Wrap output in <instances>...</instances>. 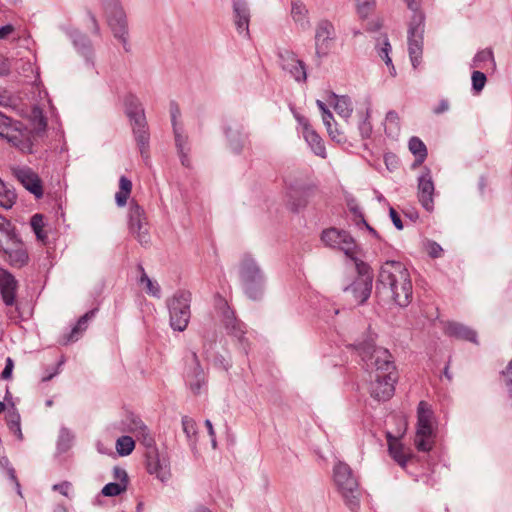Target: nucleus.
Instances as JSON below:
<instances>
[{"label": "nucleus", "instance_id": "obj_3", "mask_svg": "<svg viewBox=\"0 0 512 512\" xmlns=\"http://www.w3.org/2000/svg\"><path fill=\"white\" fill-rule=\"evenodd\" d=\"M32 117L35 124L34 132L27 129L20 121L0 113V137L23 153H34V141L36 137L44 135L47 120L39 107L32 109Z\"/></svg>", "mask_w": 512, "mask_h": 512}, {"label": "nucleus", "instance_id": "obj_63", "mask_svg": "<svg viewBox=\"0 0 512 512\" xmlns=\"http://www.w3.org/2000/svg\"><path fill=\"white\" fill-rule=\"evenodd\" d=\"M190 148H187L183 151H178V155L181 160V164L185 167H190V158H189Z\"/></svg>", "mask_w": 512, "mask_h": 512}, {"label": "nucleus", "instance_id": "obj_49", "mask_svg": "<svg viewBox=\"0 0 512 512\" xmlns=\"http://www.w3.org/2000/svg\"><path fill=\"white\" fill-rule=\"evenodd\" d=\"M353 220L357 226H364L373 237L379 238L377 231L366 222L363 212L353 216Z\"/></svg>", "mask_w": 512, "mask_h": 512}, {"label": "nucleus", "instance_id": "obj_36", "mask_svg": "<svg viewBox=\"0 0 512 512\" xmlns=\"http://www.w3.org/2000/svg\"><path fill=\"white\" fill-rule=\"evenodd\" d=\"M378 55L384 60L385 64L390 68V74L392 76L396 75L395 67L392 63V59L389 56L391 52V45L389 43L388 37L384 35L381 39L378 40Z\"/></svg>", "mask_w": 512, "mask_h": 512}, {"label": "nucleus", "instance_id": "obj_38", "mask_svg": "<svg viewBox=\"0 0 512 512\" xmlns=\"http://www.w3.org/2000/svg\"><path fill=\"white\" fill-rule=\"evenodd\" d=\"M15 200V192L7 188L4 182L0 179V206L5 209H9L13 206Z\"/></svg>", "mask_w": 512, "mask_h": 512}, {"label": "nucleus", "instance_id": "obj_22", "mask_svg": "<svg viewBox=\"0 0 512 512\" xmlns=\"http://www.w3.org/2000/svg\"><path fill=\"white\" fill-rule=\"evenodd\" d=\"M17 179L21 184L37 198L43 196L41 179L30 168H20L16 171Z\"/></svg>", "mask_w": 512, "mask_h": 512}, {"label": "nucleus", "instance_id": "obj_56", "mask_svg": "<svg viewBox=\"0 0 512 512\" xmlns=\"http://www.w3.org/2000/svg\"><path fill=\"white\" fill-rule=\"evenodd\" d=\"M365 30L368 32L378 31L382 27V22L379 18L369 20L365 23Z\"/></svg>", "mask_w": 512, "mask_h": 512}, {"label": "nucleus", "instance_id": "obj_21", "mask_svg": "<svg viewBox=\"0 0 512 512\" xmlns=\"http://www.w3.org/2000/svg\"><path fill=\"white\" fill-rule=\"evenodd\" d=\"M133 135L136 141V144L139 148L140 154L143 159L149 158V129L147 126L146 118H141L139 121L131 123Z\"/></svg>", "mask_w": 512, "mask_h": 512}, {"label": "nucleus", "instance_id": "obj_61", "mask_svg": "<svg viewBox=\"0 0 512 512\" xmlns=\"http://www.w3.org/2000/svg\"><path fill=\"white\" fill-rule=\"evenodd\" d=\"M6 474H7L8 478L15 484V486L17 488L18 494H21V492H20V484H19V482L17 480L16 472H15L14 468L8 467L6 469Z\"/></svg>", "mask_w": 512, "mask_h": 512}, {"label": "nucleus", "instance_id": "obj_33", "mask_svg": "<svg viewBox=\"0 0 512 512\" xmlns=\"http://www.w3.org/2000/svg\"><path fill=\"white\" fill-rule=\"evenodd\" d=\"M17 237L18 235L11 221L0 215V247H4L5 244H8Z\"/></svg>", "mask_w": 512, "mask_h": 512}, {"label": "nucleus", "instance_id": "obj_58", "mask_svg": "<svg viewBox=\"0 0 512 512\" xmlns=\"http://www.w3.org/2000/svg\"><path fill=\"white\" fill-rule=\"evenodd\" d=\"M13 367H14L13 360L10 357H8L6 359L5 368L3 369L2 373H1L2 379H9V378H11Z\"/></svg>", "mask_w": 512, "mask_h": 512}, {"label": "nucleus", "instance_id": "obj_7", "mask_svg": "<svg viewBox=\"0 0 512 512\" xmlns=\"http://www.w3.org/2000/svg\"><path fill=\"white\" fill-rule=\"evenodd\" d=\"M334 481L346 505L355 512L360 505L361 489L352 469L343 462L334 467Z\"/></svg>", "mask_w": 512, "mask_h": 512}, {"label": "nucleus", "instance_id": "obj_8", "mask_svg": "<svg viewBox=\"0 0 512 512\" xmlns=\"http://www.w3.org/2000/svg\"><path fill=\"white\" fill-rule=\"evenodd\" d=\"M191 293L189 291H177L173 297L168 300L170 325L175 331H184L190 321L191 311Z\"/></svg>", "mask_w": 512, "mask_h": 512}, {"label": "nucleus", "instance_id": "obj_5", "mask_svg": "<svg viewBox=\"0 0 512 512\" xmlns=\"http://www.w3.org/2000/svg\"><path fill=\"white\" fill-rule=\"evenodd\" d=\"M413 16L408 25V52L414 68L421 64L424 44L425 15L420 11L419 0H404Z\"/></svg>", "mask_w": 512, "mask_h": 512}, {"label": "nucleus", "instance_id": "obj_53", "mask_svg": "<svg viewBox=\"0 0 512 512\" xmlns=\"http://www.w3.org/2000/svg\"><path fill=\"white\" fill-rule=\"evenodd\" d=\"M14 103V99L11 96L10 92L6 89L0 88V106H12Z\"/></svg>", "mask_w": 512, "mask_h": 512}, {"label": "nucleus", "instance_id": "obj_23", "mask_svg": "<svg viewBox=\"0 0 512 512\" xmlns=\"http://www.w3.org/2000/svg\"><path fill=\"white\" fill-rule=\"evenodd\" d=\"M372 279L370 277H358L344 291L350 292L357 304L364 303L371 294Z\"/></svg>", "mask_w": 512, "mask_h": 512}, {"label": "nucleus", "instance_id": "obj_46", "mask_svg": "<svg viewBox=\"0 0 512 512\" xmlns=\"http://www.w3.org/2000/svg\"><path fill=\"white\" fill-rule=\"evenodd\" d=\"M487 61H493V53L490 49L479 51L473 58L472 66L475 68H483L482 63Z\"/></svg>", "mask_w": 512, "mask_h": 512}, {"label": "nucleus", "instance_id": "obj_34", "mask_svg": "<svg viewBox=\"0 0 512 512\" xmlns=\"http://www.w3.org/2000/svg\"><path fill=\"white\" fill-rule=\"evenodd\" d=\"M132 191V182L126 176H121L119 179V190L115 195L116 203L119 207H123L127 204V200L130 197Z\"/></svg>", "mask_w": 512, "mask_h": 512}, {"label": "nucleus", "instance_id": "obj_31", "mask_svg": "<svg viewBox=\"0 0 512 512\" xmlns=\"http://www.w3.org/2000/svg\"><path fill=\"white\" fill-rule=\"evenodd\" d=\"M124 105L126 114L130 118L131 123L139 121L140 117L146 118L142 105L135 95H126L124 98Z\"/></svg>", "mask_w": 512, "mask_h": 512}, {"label": "nucleus", "instance_id": "obj_64", "mask_svg": "<svg viewBox=\"0 0 512 512\" xmlns=\"http://www.w3.org/2000/svg\"><path fill=\"white\" fill-rule=\"evenodd\" d=\"M386 121L389 123V124H395V125H398L399 123V116H398V113L394 110H391L389 111L387 114H386Z\"/></svg>", "mask_w": 512, "mask_h": 512}, {"label": "nucleus", "instance_id": "obj_59", "mask_svg": "<svg viewBox=\"0 0 512 512\" xmlns=\"http://www.w3.org/2000/svg\"><path fill=\"white\" fill-rule=\"evenodd\" d=\"M442 253H443V249H442V247L438 243L432 242L430 244L429 254H430L431 257L439 258V257L442 256Z\"/></svg>", "mask_w": 512, "mask_h": 512}, {"label": "nucleus", "instance_id": "obj_45", "mask_svg": "<svg viewBox=\"0 0 512 512\" xmlns=\"http://www.w3.org/2000/svg\"><path fill=\"white\" fill-rule=\"evenodd\" d=\"M471 78H472V89L475 94H479L483 90V88L487 82L486 75L483 72L474 71L472 73Z\"/></svg>", "mask_w": 512, "mask_h": 512}, {"label": "nucleus", "instance_id": "obj_32", "mask_svg": "<svg viewBox=\"0 0 512 512\" xmlns=\"http://www.w3.org/2000/svg\"><path fill=\"white\" fill-rule=\"evenodd\" d=\"M409 150L415 156L413 167L422 165L427 158V148L423 141L418 137H412L409 140Z\"/></svg>", "mask_w": 512, "mask_h": 512}, {"label": "nucleus", "instance_id": "obj_14", "mask_svg": "<svg viewBox=\"0 0 512 512\" xmlns=\"http://www.w3.org/2000/svg\"><path fill=\"white\" fill-rule=\"evenodd\" d=\"M146 469L149 474L155 475L162 483L167 482L171 477L169 459L165 455H161L157 449L146 453Z\"/></svg>", "mask_w": 512, "mask_h": 512}, {"label": "nucleus", "instance_id": "obj_29", "mask_svg": "<svg viewBox=\"0 0 512 512\" xmlns=\"http://www.w3.org/2000/svg\"><path fill=\"white\" fill-rule=\"evenodd\" d=\"M127 426L128 430L132 432L137 439H141L147 446L153 443V438L150 436L148 428L139 417L131 415Z\"/></svg>", "mask_w": 512, "mask_h": 512}, {"label": "nucleus", "instance_id": "obj_9", "mask_svg": "<svg viewBox=\"0 0 512 512\" xmlns=\"http://www.w3.org/2000/svg\"><path fill=\"white\" fill-rule=\"evenodd\" d=\"M433 412L427 402L421 401L417 408V431L414 438L416 448L428 452L433 446Z\"/></svg>", "mask_w": 512, "mask_h": 512}, {"label": "nucleus", "instance_id": "obj_13", "mask_svg": "<svg viewBox=\"0 0 512 512\" xmlns=\"http://www.w3.org/2000/svg\"><path fill=\"white\" fill-rule=\"evenodd\" d=\"M147 227L148 222L144 209L136 201H131L129 208V230L141 245L149 242Z\"/></svg>", "mask_w": 512, "mask_h": 512}, {"label": "nucleus", "instance_id": "obj_20", "mask_svg": "<svg viewBox=\"0 0 512 512\" xmlns=\"http://www.w3.org/2000/svg\"><path fill=\"white\" fill-rule=\"evenodd\" d=\"M18 281L6 269L0 268V293L3 302L7 306H13L16 301Z\"/></svg>", "mask_w": 512, "mask_h": 512}, {"label": "nucleus", "instance_id": "obj_28", "mask_svg": "<svg viewBox=\"0 0 512 512\" xmlns=\"http://www.w3.org/2000/svg\"><path fill=\"white\" fill-rule=\"evenodd\" d=\"M291 16L301 30L305 31L310 27L308 9L301 0L291 2Z\"/></svg>", "mask_w": 512, "mask_h": 512}, {"label": "nucleus", "instance_id": "obj_48", "mask_svg": "<svg viewBox=\"0 0 512 512\" xmlns=\"http://www.w3.org/2000/svg\"><path fill=\"white\" fill-rule=\"evenodd\" d=\"M369 117V113L367 112L365 118L359 124V131L363 139L369 138L372 133V125Z\"/></svg>", "mask_w": 512, "mask_h": 512}, {"label": "nucleus", "instance_id": "obj_54", "mask_svg": "<svg viewBox=\"0 0 512 512\" xmlns=\"http://www.w3.org/2000/svg\"><path fill=\"white\" fill-rule=\"evenodd\" d=\"M170 114H171V121H172L173 128L175 126H179L177 123V118L180 116L181 113H180L179 105L176 102L170 103Z\"/></svg>", "mask_w": 512, "mask_h": 512}, {"label": "nucleus", "instance_id": "obj_4", "mask_svg": "<svg viewBox=\"0 0 512 512\" xmlns=\"http://www.w3.org/2000/svg\"><path fill=\"white\" fill-rule=\"evenodd\" d=\"M238 275L244 293L252 300H260L264 294L266 276L256 259L249 253L240 258Z\"/></svg>", "mask_w": 512, "mask_h": 512}, {"label": "nucleus", "instance_id": "obj_1", "mask_svg": "<svg viewBox=\"0 0 512 512\" xmlns=\"http://www.w3.org/2000/svg\"><path fill=\"white\" fill-rule=\"evenodd\" d=\"M360 356L363 366L370 374V394L377 400L390 399L395 391L398 375L394 358L388 349L377 347L374 339H367L351 345Z\"/></svg>", "mask_w": 512, "mask_h": 512}, {"label": "nucleus", "instance_id": "obj_60", "mask_svg": "<svg viewBox=\"0 0 512 512\" xmlns=\"http://www.w3.org/2000/svg\"><path fill=\"white\" fill-rule=\"evenodd\" d=\"M390 218L397 229H403V223L401 221L400 215L394 208H390Z\"/></svg>", "mask_w": 512, "mask_h": 512}, {"label": "nucleus", "instance_id": "obj_25", "mask_svg": "<svg viewBox=\"0 0 512 512\" xmlns=\"http://www.w3.org/2000/svg\"><path fill=\"white\" fill-rule=\"evenodd\" d=\"M444 333L449 337H455L477 344L476 331L461 323L453 321L447 322L444 326Z\"/></svg>", "mask_w": 512, "mask_h": 512}, {"label": "nucleus", "instance_id": "obj_27", "mask_svg": "<svg viewBox=\"0 0 512 512\" xmlns=\"http://www.w3.org/2000/svg\"><path fill=\"white\" fill-rule=\"evenodd\" d=\"M313 191L307 187L291 189L288 193V205L290 209L297 212L306 207Z\"/></svg>", "mask_w": 512, "mask_h": 512}, {"label": "nucleus", "instance_id": "obj_35", "mask_svg": "<svg viewBox=\"0 0 512 512\" xmlns=\"http://www.w3.org/2000/svg\"><path fill=\"white\" fill-rule=\"evenodd\" d=\"M331 97L335 100L334 109L335 111L344 118L351 116L353 111L352 101L348 96H337L332 93Z\"/></svg>", "mask_w": 512, "mask_h": 512}, {"label": "nucleus", "instance_id": "obj_16", "mask_svg": "<svg viewBox=\"0 0 512 512\" xmlns=\"http://www.w3.org/2000/svg\"><path fill=\"white\" fill-rule=\"evenodd\" d=\"M434 182L432 180L431 171L424 167V170L418 178V199L423 208L431 212L434 209Z\"/></svg>", "mask_w": 512, "mask_h": 512}, {"label": "nucleus", "instance_id": "obj_26", "mask_svg": "<svg viewBox=\"0 0 512 512\" xmlns=\"http://www.w3.org/2000/svg\"><path fill=\"white\" fill-rule=\"evenodd\" d=\"M223 323L228 334L236 337L240 342H243L246 327L241 320L236 318L233 311H230L229 309L225 311Z\"/></svg>", "mask_w": 512, "mask_h": 512}, {"label": "nucleus", "instance_id": "obj_39", "mask_svg": "<svg viewBox=\"0 0 512 512\" xmlns=\"http://www.w3.org/2000/svg\"><path fill=\"white\" fill-rule=\"evenodd\" d=\"M376 7V0H357V14L362 21L374 12Z\"/></svg>", "mask_w": 512, "mask_h": 512}, {"label": "nucleus", "instance_id": "obj_30", "mask_svg": "<svg viewBox=\"0 0 512 512\" xmlns=\"http://www.w3.org/2000/svg\"><path fill=\"white\" fill-rule=\"evenodd\" d=\"M94 315L95 310H90L81 316L75 326L72 328L71 332L63 336L62 344L66 345L68 343L77 341L80 334L87 329L88 321L91 320Z\"/></svg>", "mask_w": 512, "mask_h": 512}, {"label": "nucleus", "instance_id": "obj_17", "mask_svg": "<svg viewBox=\"0 0 512 512\" xmlns=\"http://www.w3.org/2000/svg\"><path fill=\"white\" fill-rule=\"evenodd\" d=\"M298 123L302 127V134L308 145L311 147L313 152L322 158L326 157V149L324 142L322 138L319 136V134L313 129V127L310 125L309 120L302 116V115H296L295 116Z\"/></svg>", "mask_w": 512, "mask_h": 512}, {"label": "nucleus", "instance_id": "obj_62", "mask_svg": "<svg viewBox=\"0 0 512 512\" xmlns=\"http://www.w3.org/2000/svg\"><path fill=\"white\" fill-rule=\"evenodd\" d=\"M214 365L223 368L226 371L230 368V363L222 355L215 357Z\"/></svg>", "mask_w": 512, "mask_h": 512}, {"label": "nucleus", "instance_id": "obj_2", "mask_svg": "<svg viewBox=\"0 0 512 512\" xmlns=\"http://www.w3.org/2000/svg\"><path fill=\"white\" fill-rule=\"evenodd\" d=\"M378 293L386 294L400 307L408 306L413 298V285L409 270L395 260L384 262L376 281Z\"/></svg>", "mask_w": 512, "mask_h": 512}, {"label": "nucleus", "instance_id": "obj_6", "mask_svg": "<svg viewBox=\"0 0 512 512\" xmlns=\"http://www.w3.org/2000/svg\"><path fill=\"white\" fill-rule=\"evenodd\" d=\"M321 240L326 246L343 251L355 263L360 274L368 270V266L358 259L359 247L349 232L333 227L328 228L321 233Z\"/></svg>", "mask_w": 512, "mask_h": 512}, {"label": "nucleus", "instance_id": "obj_10", "mask_svg": "<svg viewBox=\"0 0 512 512\" xmlns=\"http://www.w3.org/2000/svg\"><path fill=\"white\" fill-rule=\"evenodd\" d=\"M106 14L108 25L110 26L114 37L119 39L125 51H128L127 44V19L124 10L119 4V0H102Z\"/></svg>", "mask_w": 512, "mask_h": 512}, {"label": "nucleus", "instance_id": "obj_44", "mask_svg": "<svg viewBox=\"0 0 512 512\" xmlns=\"http://www.w3.org/2000/svg\"><path fill=\"white\" fill-rule=\"evenodd\" d=\"M126 489H127V487H126L125 483L112 482V483L106 484L103 487L102 494L104 496H108V497L118 496L121 493H123L124 491H126Z\"/></svg>", "mask_w": 512, "mask_h": 512}, {"label": "nucleus", "instance_id": "obj_15", "mask_svg": "<svg viewBox=\"0 0 512 512\" xmlns=\"http://www.w3.org/2000/svg\"><path fill=\"white\" fill-rule=\"evenodd\" d=\"M280 65L282 69L288 72L298 83H304L307 80V71L305 63L297 55L289 50L279 53Z\"/></svg>", "mask_w": 512, "mask_h": 512}, {"label": "nucleus", "instance_id": "obj_55", "mask_svg": "<svg viewBox=\"0 0 512 512\" xmlns=\"http://www.w3.org/2000/svg\"><path fill=\"white\" fill-rule=\"evenodd\" d=\"M114 477L118 481L117 483H125L128 485V475L127 472L119 467L114 468Z\"/></svg>", "mask_w": 512, "mask_h": 512}, {"label": "nucleus", "instance_id": "obj_50", "mask_svg": "<svg viewBox=\"0 0 512 512\" xmlns=\"http://www.w3.org/2000/svg\"><path fill=\"white\" fill-rule=\"evenodd\" d=\"M353 220L357 226H364L373 237L379 238L377 231L366 222L363 212L353 216Z\"/></svg>", "mask_w": 512, "mask_h": 512}, {"label": "nucleus", "instance_id": "obj_43", "mask_svg": "<svg viewBox=\"0 0 512 512\" xmlns=\"http://www.w3.org/2000/svg\"><path fill=\"white\" fill-rule=\"evenodd\" d=\"M173 131L177 151H183L187 148H190L188 143V136L184 133L183 127L175 126Z\"/></svg>", "mask_w": 512, "mask_h": 512}, {"label": "nucleus", "instance_id": "obj_41", "mask_svg": "<svg viewBox=\"0 0 512 512\" xmlns=\"http://www.w3.org/2000/svg\"><path fill=\"white\" fill-rule=\"evenodd\" d=\"M44 217L41 214H35L31 218V227L34 231V233L37 236V239L42 241L43 243L47 239V234L44 231Z\"/></svg>", "mask_w": 512, "mask_h": 512}, {"label": "nucleus", "instance_id": "obj_57", "mask_svg": "<svg viewBox=\"0 0 512 512\" xmlns=\"http://www.w3.org/2000/svg\"><path fill=\"white\" fill-rule=\"evenodd\" d=\"M14 32L15 27L12 24L0 27V40L8 39Z\"/></svg>", "mask_w": 512, "mask_h": 512}, {"label": "nucleus", "instance_id": "obj_19", "mask_svg": "<svg viewBox=\"0 0 512 512\" xmlns=\"http://www.w3.org/2000/svg\"><path fill=\"white\" fill-rule=\"evenodd\" d=\"M388 452L390 457L403 469L406 468L408 462L413 458L412 450L405 446L397 437L390 433L387 435Z\"/></svg>", "mask_w": 512, "mask_h": 512}, {"label": "nucleus", "instance_id": "obj_47", "mask_svg": "<svg viewBox=\"0 0 512 512\" xmlns=\"http://www.w3.org/2000/svg\"><path fill=\"white\" fill-rule=\"evenodd\" d=\"M182 427L188 439H191L192 437L196 436L197 425L194 419H192L191 417L184 416L182 418Z\"/></svg>", "mask_w": 512, "mask_h": 512}, {"label": "nucleus", "instance_id": "obj_52", "mask_svg": "<svg viewBox=\"0 0 512 512\" xmlns=\"http://www.w3.org/2000/svg\"><path fill=\"white\" fill-rule=\"evenodd\" d=\"M52 489L53 491H56L65 497H69L70 492L72 491V484L68 481H63L61 483L53 485Z\"/></svg>", "mask_w": 512, "mask_h": 512}, {"label": "nucleus", "instance_id": "obj_12", "mask_svg": "<svg viewBox=\"0 0 512 512\" xmlns=\"http://www.w3.org/2000/svg\"><path fill=\"white\" fill-rule=\"evenodd\" d=\"M336 33L333 23L327 19H321L315 27V54L318 58L327 56L333 46Z\"/></svg>", "mask_w": 512, "mask_h": 512}, {"label": "nucleus", "instance_id": "obj_51", "mask_svg": "<svg viewBox=\"0 0 512 512\" xmlns=\"http://www.w3.org/2000/svg\"><path fill=\"white\" fill-rule=\"evenodd\" d=\"M322 120L327 128V131L329 133V135L331 136V138L333 140H337L338 142L340 141V139H337L336 135L334 134L333 130H332V124H331V121L333 120V114L331 113L330 110L328 111H325L324 113H322Z\"/></svg>", "mask_w": 512, "mask_h": 512}, {"label": "nucleus", "instance_id": "obj_24", "mask_svg": "<svg viewBox=\"0 0 512 512\" xmlns=\"http://www.w3.org/2000/svg\"><path fill=\"white\" fill-rule=\"evenodd\" d=\"M234 23L239 33L249 36L250 10L245 0H233Z\"/></svg>", "mask_w": 512, "mask_h": 512}, {"label": "nucleus", "instance_id": "obj_40", "mask_svg": "<svg viewBox=\"0 0 512 512\" xmlns=\"http://www.w3.org/2000/svg\"><path fill=\"white\" fill-rule=\"evenodd\" d=\"M135 448V442L130 436H121L117 439L116 450L121 456H127L132 453Z\"/></svg>", "mask_w": 512, "mask_h": 512}, {"label": "nucleus", "instance_id": "obj_11", "mask_svg": "<svg viewBox=\"0 0 512 512\" xmlns=\"http://www.w3.org/2000/svg\"><path fill=\"white\" fill-rule=\"evenodd\" d=\"M185 381L194 395L201 393L206 388L207 375L201 367L197 353L190 352L189 358L186 359Z\"/></svg>", "mask_w": 512, "mask_h": 512}, {"label": "nucleus", "instance_id": "obj_37", "mask_svg": "<svg viewBox=\"0 0 512 512\" xmlns=\"http://www.w3.org/2000/svg\"><path fill=\"white\" fill-rule=\"evenodd\" d=\"M138 269L141 272L140 284L145 286V290L148 294L159 298L160 294H161V290H160V286L158 285V283L152 281L148 277V275L145 273L144 268L141 265L138 266Z\"/></svg>", "mask_w": 512, "mask_h": 512}, {"label": "nucleus", "instance_id": "obj_18", "mask_svg": "<svg viewBox=\"0 0 512 512\" xmlns=\"http://www.w3.org/2000/svg\"><path fill=\"white\" fill-rule=\"evenodd\" d=\"M0 250L7 255L10 265L13 267L21 268L28 263V252L19 237L5 244L4 247H0Z\"/></svg>", "mask_w": 512, "mask_h": 512}, {"label": "nucleus", "instance_id": "obj_42", "mask_svg": "<svg viewBox=\"0 0 512 512\" xmlns=\"http://www.w3.org/2000/svg\"><path fill=\"white\" fill-rule=\"evenodd\" d=\"M7 425L9 427V430L12 433H14L18 437V439L21 440L23 438L20 427V415L17 412L13 411L8 413Z\"/></svg>", "mask_w": 512, "mask_h": 512}]
</instances>
